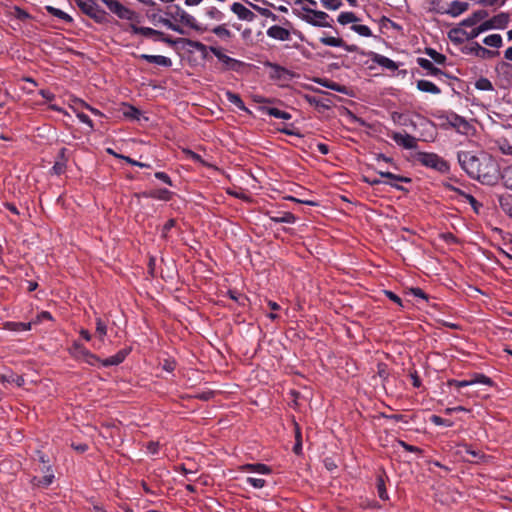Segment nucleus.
Wrapping results in <instances>:
<instances>
[{
  "label": "nucleus",
  "mask_w": 512,
  "mask_h": 512,
  "mask_svg": "<svg viewBox=\"0 0 512 512\" xmlns=\"http://www.w3.org/2000/svg\"><path fill=\"white\" fill-rule=\"evenodd\" d=\"M461 168L471 177L483 184L493 185L501 178L502 173L495 158L487 153L475 155L468 151L457 153Z\"/></svg>",
  "instance_id": "obj_1"
},
{
  "label": "nucleus",
  "mask_w": 512,
  "mask_h": 512,
  "mask_svg": "<svg viewBox=\"0 0 512 512\" xmlns=\"http://www.w3.org/2000/svg\"><path fill=\"white\" fill-rule=\"evenodd\" d=\"M414 159L422 166L433 169L442 174H446L450 170L449 163L436 153L416 152Z\"/></svg>",
  "instance_id": "obj_2"
},
{
  "label": "nucleus",
  "mask_w": 512,
  "mask_h": 512,
  "mask_svg": "<svg viewBox=\"0 0 512 512\" xmlns=\"http://www.w3.org/2000/svg\"><path fill=\"white\" fill-rule=\"evenodd\" d=\"M207 49H209L221 63V71L240 72L246 66V63L243 61L226 55L220 47L210 46L207 47Z\"/></svg>",
  "instance_id": "obj_3"
},
{
  "label": "nucleus",
  "mask_w": 512,
  "mask_h": 512,
  "mask_svg": "<svg viewBox=\"0 0 512 512\" xmlns=\"http://www.w3.org/2000/svg\"><path fill=\"white\" fill-rule=\"evenodd\" d=\"M303 13H297V16L303 21L317 27H331V24L327 21L329 15L324 11L314 10L308 6L301 8Z\"/></svg>",
  "instance_id": "obj_4"
},
{
  "label": "nucleus",
  "mask_w": 512,
  "mask_h": 512,
  "mask_svg": "<svg viewBox=\"0 0 512 512\" xmlns=\"http://www.w3.org/2000/svg\"><path fill=\"white\" fill-rule=\"evenodd\" d=\"M75 4L85 15L97 23L105 21L106 12L94 0H75Z\"/></svg>",
  "instance_id": "obj_5"
},
{
  "label": "nucleus",
  "mask_w": 512,
  "mask_h": 512,
  "mask_svg": "<svg viewBox=\"0 0 512 512\" xmlns=\"http://www.w3.org/2000/svg\"><path fill=\"white\" fill-rule=\"evenodd\" d=\"M166 15L174 20H179L182 24L198 32L204 31V28H202L197 23L196 19L192 15L188 14L186 11L181 9L179 6H175L174 11L166 12Z\"/></svg>",
  "instance_id": "obj_6"
},
{
  "label": "nucleus",
  "mask_w": 512,
  "mask_h": 512,
  "mask_svg": "<svg viewBox=\"0 0 512 512\" xmlns=\"http://www.w3.org/2000/svg\"><path fill=\"white\" fill-rule=\"evenodd\" d=\"M155 41H162L171 47H174L177 44L181 43V44L187 45L201 53H205L207 51V46L199 41L191 40L188 38L173 39L172 37L165 35L164 33H163V35H159V38L155 39Z\"/></svg>",
  "instance_id": "obj_7"
},
{
  "label": "nucleus",
  "mask_w": 512,
  "mask_h": 512,
  "mask_svg": "<svg viewBox=\"0 0 512 512\" xmlns=\"http://www.w3.org/2000/svg\"><path fill=\"white\" fill-rule=\"evenodd\" d=\"M103 3L112 13H114L120 19L134 20L135 18H137V14L133 10L124 6L117 0H103Z\"/></svg>",
  "instance_id": "obj_8"
},
{
  "label": "nucleus",
  "mask_w": 512,
  "mask_h": 512,
  "mask_svg": "<svg viewBox=\"0 0 512 512\" xmlns=\"http://www.w3.org/2000/svg\"><path fill=\"white\" fill-rule=\"evenodd\" d=\"M392 140L404 149H416L418 139L408 133L394 132L391 135Z\"/></svg>",
  "instance_id": "obj_9"
},
{
  "label": "nucleus",
  "mask_w": 512,
  "mask_h": 512,
  "mask_svg": "<svg viewBox=\"0 0 512 512\" xmlns=\"http://www.w3.org/2000/svg\"><path fill=\"white\" fill-rule=\"evenodd\" d=\"M509 22V15L507 13H500L492 18L483 22L486 30L490 29H503Z\"/></svg>",
  "instance_id": "obj_10"
},
{
  "label": "nucleus",
  "mask_w": 512,
  "mask_h": 512,
  "mask_svg": "<svg viewBox=\"0 0 512 512\" xmlns=\"http://www.w3.org/2000/svg\"><path fill=\"white\" fill-rule=\"evenodd\" d=\"M488 17V12L484 9H479L473 12L469 17L464 19L460 25L465 27H474L480 25Z\"/></svg>",
  "instance_id": "obj_11"
},
{
  "label": "nucleus",
  "mask_w": 512,
  "mask_h": 512,
  "mask_svg": "<svg viewBox=\"0 0 512 512\" xmlns=\"http://www.w3.org/2000/svg\"><path fill=\"white\" fill-rule=\"evenodd\" d=\"M378 174L381 177L387 178L390 181L385 182L389 184L391 187L396 188L398 190H403L402 186L398 185L397 182L410 183L411 179L406 176L396 175L391 172L379 171Z\"/></svg>",
  "instance_id": "obj_12"
},
{
  "label": "nucleus",
  "mask_w": 512,
  "mask_h": 512,
  "mask_svg": "<svg viewBox=\"0 0 512 512\" xmlns=\"http://www.w3.org/2000/svg\"><path fill=\"white\" fill-rule=\"evenodd\" d=\"M468 8L469 4L467 2L454 0L447 5V8L443 10V13L451 15L452 17H457L467 11Z\"/></svg>",
  "instance_id": "obj_13"
},
{
  "label": "nucleus",
  "mask_w": 512,
  "mask_h": 512,
  "mask_svg": "<svg viewBox=\"0 0 512 512\" xmlns=\"http://www.w3.org/2000/svg\"><path fill=\"white\" fill-rule=\"evenodd\" d=\"M469 53L474 54L475 56L482 58V59H489L493 58L498 54L497 51L489 50L483 46H481L477 42H472L471 45L468 48Z\"/></svg>",
  "instance_id": "obj_14"
},
{
  "label": "nucleus",
  "mask_w": 512,
  "mask_h": 512,
  "mask_svg": "<svg viewBox=\"0 0 512 512\" xmlns=\"http://www.w3.org/2000/svg\"><path fill=\"white\" fill-rule=\"evenodd\" d=\"M239 470L242 472H255L262 475H270L272 473L271 467L263 463H247L241 465Z\"/></svg>",
  "instance_id": "obj_15"
},
{
  "label": "nucleus",
  "mask_w": 512,
  "mask_h": 512,
  "mask_svg": "<svg viewBox=\"0 0 512 512\" xmlns=\"http://www.w3.org/2000/svg\"><path fill=\"white\" fill-rule=\"evenodd\" d=\"M231 11L237 15L240 20L252 22L255 19V14L246 8L241 3L235 2L231 6Z\"/></svg>",
  "instance_id": "obj_16"
},
{
  "label": "nucleus",
  "mask_w": 512,
  "mask_h": 512,
  "mask_svg": "<svg viewBox=\"0 0 512 512\" xmlns=\"http://www.w3.org/2000/svg\"><path fill=\"white\" fill-rule=\"evenodd\" d=\"M67 152L68 150L66 148L60 149L57 155V159L52 167V171L54 174L61 175L65 172L68 161Z\"/></svg>",
  "instance_id": "obj_17"
},
{
  "label": "nucleus",
  "mask_w": 512,
  "mask_h": 512,
  "mask_svg": "<svg viewBox=\"0 0 512 512\" xmlns=\"http://www.w3.org/2000/svg\"><path fill=\"white\" fill-rule=\"evenodd\" d=\"M444 118L449 126L456 128L458 130H460L461 128L466 130L469 127L468 121L464 117L454 112L447 114Z\"/></svg>",
  "instance_id": "obj_18"
},
{
  "label": "nucleus",
  "mask_w": 512,
  "mask_h": 512,
  "mask_svg": "<svg viewBox=\"0 0 512 512\" xmlns=\"http://www.w3.org/2000/svg\"><path fill=\"white\" fill-rule=\"evenodd\" d=\"M267 35L270 38L280 40V41H287L291 37V33L288 29L281 27L279 25H273L267 30Z\"/></svg>",
  "instance_id": "obj_19"
},
{
  "label": "nucleus",
  "mask_w": 512,
  "mask_h": 512,
  "mask_svg": "<svg viewBox=\"0 0 512 512\" xmlns=\"http://www.w3.org/2000/svg\"><path fill=\"white\" fill-rule=\"evenodd\" d=\"M417 64L427 70V74L428 75H431V76H440V75H443V76H447V74L442 71L441 69L437 68L436 66H434L433 62L426 59V58H423V57H418L417 60H416Z\"/></svg>",
  "instance_id": "obj_20"
},
{
  "label": "nucleus",
  "mask_w": 512,
  "mask_h": 512,
  "mask_svg": "<svg viewBox=\"0 0 512 512\" xmlns=\"http://www.w3.org/2000/svg\"><path fill=\"white\" fill-rule=\"evenodd\" d=\"M369 55L371 56V60L374 63L378 64L379 66H381L383 68H386V69L392 70V71L398 69V65L393 60L389 59L386 56L380 55L375 52H370Z\"/></svg>",
  "instance_id": "obj_21"
},
{
  "label": "nucleus",
  "mask_w": 512,
  "mask_h": 512,
  "mask_svg": "<svg viewBox=\"0 0 512 512\" xmlns=\"http://www.w3.org/2000/svg\"><path fill=\"white\" fill-rule=\"evenodd\" d=\"M173 193L165 188L153 189L150 191L142 192V196L145 198H152L157 200L169 201L172 198Z\"/></svg>",
  "instance_id": "obj_22"
},
{
  "label": "nucleus",
  "mask_w": 512,
  "mask_h": 512,
  "mask_svg": "<svg viewBox=\"0 0 512 512\" xmlns=\"http://www.w3.org/2000/svg\"><path fill=\"white\" fill-rule=\"evenodd\" d=\"M139 59H142L149 63H154L163 67H171L172 60L166 56L162 55H149V54H141L137 56Z\"/></svg>",
  "instance_id": "obj_23"
},
{
  "label": "nucleus",
  "mask_w": 512,
  "mask_h": 512,
  "mask_svg": "<svg viewBox=\"0 0 512 512\" xmlns=\"http://www.w3.org/2000/svg\"><path fill=\"white\" fill-rule=\"evenodd\" d=\"M129 29L133 34H141L145 37H154V40L158 39L159 35H163L162 31L150 27H140L135 24H130Z\"/></svg>",
  "instance_id": "obj_24"
},
{
  "label": "nucleus",
  "mask_w": 512,
  "mask_h": 512,
  "mask_svg": "<svg viewBox=\"0 0 512 512\" xmlns=\"http://www.w3.org/2000/svg\"><path fill=\"white\" fill-rule=\"evenodd\" d=\"M130 353V349H122L118 351L115 355L110 356L102 361V366H116L122 363L127 355Z\"/></svg>",
  "instance_id": "obj_25"
},
{
  "label": "nucleus",
  "mask_w": 512,
  "mask_h": 512,
  "mask_svg": "<svg viewBox=\"0 0 512 512\" xmlns=\"http://www.w3.org/2000/svg\"><path fill=\"white\" fill-rule=\"evenodd\" d=\"M386 478H387V476H386L385 471L380 472L376 478V488H377L378 496L381 500H384V501L389 499V495L386 490V481H385Z\"/></svg>",
  "instance_id": "obj_26"
},
{
  "label": "nucleus",
  "mask_w": 512,
  "mask_h": 512,
  "mask_svg": "<svg viewBox=\"0 0 512 512\" xmlns=\"http://www.w3.org/2000/svg\"><path fill=\"white\" fill-rule=\"evenodd\" d=\"M416 86L417 89L420 90L421 92L431 93L435 95L441 93V89L438 86H436L433 82L428 80H418Z\"/></svg>",
  "instance_id": "obj_27"
},
{
  "label": "nucleus",
  "mask_w": 512,
  "mask_h": 512,
  "mask_svg": "<svg viewBox=\"0 0 512 512\" xmlns=\"http://www.w3.org/2000/svg\"><path fill=\"white\" fill-rule=\"evenodd\" d=\"M32 327V322H13L8 321L4 323V329L9 331H15V332H21V331H28Z\"/></svg>",
  "instance_id": "obj_28"
},
{
  "label": "nucleus",
  "mask_w": 512,
  "mask_h": 512,
  "mask_svg": "<svg viewBox=\"0 0 512 512\" xmlns=\"http://www.w3.org/2000/svg\"><path fill=\"white\" fill-rule=\"evenodd\" d=\"M261 110L263 113L278 119L289 120L292 117L290 113L275 107H262Z\"/></svg>",
  "instance_id": "obj_29"
},
{
  "label": "nucleus",
  "mask_w": 512,
  "mask_h": 512,
  "mask_svg": "<svg viewBox=\"0 0 512 512\" xmlns=\"http://www.w3.org/2000/svg\"><path fill=\"white\" fill-rule=\"evenodd\" d=\"M122 114L128 119L136 121H139L140 117L142 116V112L138 108L129 104L123 105Z\"/></svg>",
  "instance_id": "obj_30"
},
{
  "label": "nucleus",
  "mask_w": 512,
  "mask_h": 512,
  "mask_svg": "<svg viewBox=\"0 0 512 512\" xmlns=\"http://www.w3.org/2000/svg\"><path fill=\"white\" fill-rule=\"evenodd\" d=\"M46 11L54 16V17H57L61 20H63L64 22L66 23H72L73 22V18L67 14L66 12L62 11L61 9H58V8H55L53 6H46Z\"/></svg>",
  "instance_id": "obj_31"
},
{
  "label": "nucleus",
  "mask_w": 512,
  "mask_h": 512,
  "mask_svg": "<svg viewBox=\"0 0 512 512\" xmlns=\"http://www.w3.org/2000/svg\"><path fill=\"white\" fill-rule=\"evenodd\" d=\"M271 221L275 223H288L293 224L296 222V217L291 212H281L279 215L270 216Z\"/></svg>",
  "instance_id": "obj_32"
},
{
  "label": "nucleus",
  "mask_w": 512,
  "mask_h": 512,
  "mask_svg": "<svg viewBox=\"0 0 512 512\" xmlns=\"http://www.w3.org/2000/svg\"><path fill=\"white\" fill-rule=\"evenodd\" d=\"M70 351V354L78 359V360H82L84 357H85V354L88 353V349H86L83 344L75 341L73 343V345L71 346V348L69 349Z\"/></svg>",
  "instance_id": "obj_33"
},
{
  "label": "nucleus",
  "mask_w": 512,
  "mask_h": 512,
  "mask_svg": "<svg viewBox=\"0 0 512 512\" xmlns=\"http://www.w3.org/2000/svg\"><path fill=\"white\" fill-rule=\"evenodd\" d=\"M425 54L428 55L433 60V62H435L438 65L446 64L447 57L433 48H426Z\"/></svg>",
  "instance_id": "obj_34"
},
{
  "label": "nucleus",
  "mask_w": 512,
  "mask_h": 512,
  "mask_svg": "<svg viewBox=\"0 0 512 512\" xmlns=\"http://www.w3.org/2000/svg\"><path fill=\"white\" fill-rule=\"evenodd\" d=\"M295 428V444L293 446V452L296 455H300L302 453V434L301 429L297 422L294 421Z\"/></svg>",
  "instance_id": "obj_35"
},
{
  "label": "nucleus",
  "mask_w": 512,
  "mask_h": 512,
  "mask_svg": "<svg viewBox=\"0 0 512 512\" xmlns=\"http://www.w3.org/2000/svg\"><path fill=\"white\" fill-rule=\"evenodd\" d=\"M316 82L326 88L331 89V90H334V91H337L340 93H346V87L343 85H340L336 82L329 81L327 79H317Z\"/></svg>",
  "instance_id": "obj_36"
},
{
  "label": "nucleus",
  "mask_w": 512,
  "mask_h": 512,
  "mask_svg": "<svg viewBox=\"0 0 512 512\" xmlns=\"http://www.w3.org/2000/svg\"><path fill=\"white\" fill-rule=\"evenodd\" d=\"M320 42L323 45L331 46V47H343V46H345V42H344V40L342 38H336V37H332V36L321 37L320 38Z\"/></svg>",
  "instance_id": "obj_37"
},
{
  "label": "nucleus",
  "mask_w": 512,
  "mask_h": 512,
  "mask_svg": "<svg viewBox=\"0 0 512 512\" xmlns=\"http://www.w3.org/2000/svg\"><path fill=\"white\" fill-rule=\"evenodd\" d=\"M358 20L359 19L357 18V16L353 12H341L338 15V18H337V21L341 25H347V24H350V23H355Z\"/></svg>",
  "instance_id": "obj_38"
},
{
  "label": "nucleus",
  "mask_w": 512,
  "mask_h": 512,
  "mask_svg": "<svg viewBox=\"0 0 512 512\" xmlns=\"http://www.w3.org/2000/svg\"><path fill=\"white\" fill-rule=\"evenodd\" d=\"M44 473H45V475L42 478L37 479L35 477L33 479L34 484L41 486V487H48L53 483V480H54L53 471L51 470V472H44Z\"/></svg>",
  "instance_id": "obj_39"
},
{
  "label": "nucleus",
  "mask_w": 512,
  "mask_h": 512,
  "mask_svg": "<svg viewBox=\"0 0 512 512\" xmlns=\"http://www.w3.org/2000/svg\"><path fill=\"white\" fill-rule=\"evenodd\" d=\"M462 447L464 448L466 454L470 455L472 459H467L469 462H478V460L483 459L485 455L480 450H474L471 446L467 444H463Z\"/></svg>",
  "instance_id": "obj_40"
},
{
  "label": "nucleus",
  "mask_w": 512,
  "mask_h": 512,
  "mask_svg": "<svg viewBox=\"0 0 512 512\" xmlns=\"http://www.w3.org/2000/svg\"><path fill=\"white\" fill-rule=\"evenodd\" d=\"M158 23H161L165 27L179 33L186 34V31L179 25L173 23L170 19L159 16Z\"/></svg>",
  "instance_id": "obj_41"
},
{
  "label": "nucleus",
  "mask_w": 512,
  "mask_h": 512,
  "mask_svg": "<svg viewBox=\"0 0 512 512\" xmlns=\"http://www.w3.org/2000/svg\"><path fill=\"white\" fill-rule=\"evenodd\" d=\"M483 43L490 47L499 48L502 46V37L499 34H491L484 38Z\"/></svg>",
  "instance_id": "obj_42"
},
{
  "label": "nucleus",
  "mask_w": 512,
  "mask_h": 512,
  "mask_svg": "<svg viewBox=\"0 0 512 512\" xmlns=\"http://www.w3.org/2000/svg\"><path fill=\"white\" fill-rule=\"evenodd\" d=\"M226 98L230 103L234 104L239 109L246 110L245 104L238 94L231 91H227Z\"/></svg>",
  "instance_id": "obj_43"
},
{
  "label": "nucleus",
  "mask_w": 512,
  "mask_h": 512,
  "mask_svg": "<svg viewBox=\"0 0 512 512\" xmlns=\"http://www.w3.org/2000/svg\"><path fill=\"white\" fill-rule=\"evenodd\" d=\"M465 30L462 28H453L449 32V38L455 43H462L465 41Z\"/></svg>",
  "instance_id": "obj_44"
},
{
  "label": "nucleus",
  "mask_w": 512,
  "mask_h": 512,
  "mask_svg": "<svg viewBox=\"0 0 512 512\" xmlns=\"http://www.w3.org/2000/svg\"><path fill=\"white\" fill-rule=\"evenodd\" d=\"M459 194L463 199H465L473 208L475 213H479L480 208L482 207V204L479 203L474 196L471 194L465 193L463 191H459Z\"/></svg>",
  "instance_id": "obj_45"
},
{
  "label": "nucleus",
  "mask_w": 512,
  "mask_h": 512,
  "mask_svg": "<svg viewBox=\"0 0 512 512\" xmlns=\"http://www.w3.org/2000/svg\"><path fill=\"white\" fill-rule=\"evenodd\" d=\"M0 382L15 383L18 387H21L24 384V378L20 375L15 374H11L9 376L0 375Z\"/></svg>",
  "instance_id": "obj_46"
},
{
  "label": "nucleus",
  "mask_w": 512,
  "mask_h": 512,
  "mask_svg": "<svg viewBox=\"0 0 512 512\" xmlns=\"http://www.w3.org/2000/svg\"><path fill=\"white\" fill-rule=\"evenodd\" d=\"M469 382H472V385L473 384H484V385H488V386L493 385V381L491 378L487 377L484 374H479V373L474 374L472 376V378L469 380Z\"/></svg>",
  "instance_id": "obj_47"
},
{
  "label": "nucleus",
  "mask_w": 512,
  "mask_h": 512,
  "mask_svg": "<svg viewBox=\"0 0 512 512\" xmlns=\"http://www.w3.org/2000/svg\"><path fill=\"white\" fill-rule=\"evenodd\" d=\"M501 179L503 180L505 187L512 190V165L503 170Z\"/></svg>",
  "instance_id": "obj_48"
},
{
  "label": "nucleus",
  "mask_w": 512,
  "mask_h": 512,
  "mask_svg": "<svg viewBox=\"0 0 512 512\" xmlns=\"http://www.w3.org/2000/svg\"><path fill=\"white\" fill-rule=\"evenodd\" d=\"M484 31H487V30L482 22L480 25L474 26L471 31H469V32L465 31V36H466L465 40H472Z\"/></svg>",
  "instance_id": "obj_49"
},
{
  "label": "nucleus",
  "mask_w": 512,
  "mask_h": 512,
  "mask_svg": "<svg viewBox=\"0 0 512 512\" xmlns=\"http://www.w3.org/2000/svg\"><path fill=\"white\" fill-rule=\"evenodd\" d=\"M475 87L478 90L482 91H490L493 90V85L491 81L487 78L481 77L475 82Z\"/></svg>",
  "instance_id": "obj_50"
},
{
  "label": "nucleus",
  "mask_w": 512,
  "mask_h": 512,
  "mask_svg": "<svg viewBox=\"0 0 512 512\" xmlns=\"http://www.w3.org/2000/svg\"><path fill=\"white\" fill-rule=\"evenodd\" d=\"M37 456L39 462L42 464L41 471L42 472H51V465L49 458L41 451H37Z\"/></svg>",
  "instance_id": "obj_51"
},
{
  "label": "nucleus",
  "mask_w": 512,
  "mask_h": 512,
  "mask_svg": "<svg viewBox=\"0 0 512 512\" xmlns=\"http://www.w3.org/2000/svg\"><path fill=\"white\" fill-rule=\"evenodd\" d=\"M351 29H352L354 32H356V33H358L359 35H361V36H364V37H370V36H372V31H371V29H370L368 26H366V25L353 24V25L351 26Z\"/></svg>",
  "instance_id": "obj_52"
},
{
  "label": "nucleus",
  "mask_w": 512,
  "mask_h": 512,
  "mask_svg": "<svg viewBox=\"0 0 512 512\" xmlns=\"http://www.w3.org/2000/svg\"><path fill=\"white\" fill-rule=\"evenodd\" d=\"M83 362L87 363L91 366H96L98 364L102 365V361L97 355L94 353L88 351V353L85 354V357L82 359Z\"/></svg>",
  "instance_id": "obj_53"
},
{
  "label": "nucleus",
  "mask_w": 512,
  "mask_h": 512,
  "mask_svg": "<svg viewBox=\"0 0 512 512\" xmlns=\"http://www.w3.org/2000/svg\"><path fill=\"white\" fill-rule=\"evenodd\" d=\"M246 482L256 489H261L267 484L265 479L256 477H247Z\"/></svg>",
  "instance_id": "obj_54"
},
{
  "label": "nucleus",
  "mask_w": 512,
  "mask_h": 512,
  "mask_svg": "<svg viewBox=\"0 0 512 512\" xmlns=\"http://www.w3.org/2000/svg\"><path fill=\"white\" fill-rule=\"evenodd\" d=\"M430 421L437 426H447L451 427L453 422L449 419H444L438 415H431Z\"/></svg>",
  "instance_id": "obj_55"
},
{
  "label": "nucleus",
  "mask_w": 512,
  "mask_h": 512,
  "mask_svg": "<svg viewBox=\"0 0 512 512\" xmlns=\"http://www.w3.org/2000/svg\"><path fill=\"white\" fill-rule=\"evenodd\" d=\"M96 333L99 335L101 341H103V338L107 334V326L101 318L96 319Z\"/></svg>",
  "instance_id": "obj_56"
},
{
  "label": "nucleus",
  "mask_w": 512,
  "mask_h": 512,
  "mask_svg": "<svg viewBox=\"0 0 512 512\" xmlns=\"http://www.w3.org/2000/svg\"><path fill=\"white\" fill-rule=\"evenodd\" d=\"M499 202H500V206H501L502 210L504 212H506L507 214H509L510 216H512V205H511L512 197H510V196L507 198L501 197Z\"/></svg>",
  "instance_id": "obj_57"
},
{
  "label": "nucleus",
  "mask_w": 512,
  "mask_h": 512,
  "mask_svg": "<svg viewBox=\"0 0 512 512\" xmlns=\"http://www.w3.org/2000/svg\"><path fill=\"white\" fill-rule=\"evenodd\" d=\"M323 6L328 10H337L342 6V0H320Z\"/></svg>",
  "instance_id": "obj_58"
},
{
  "label": "nucleus",
  "mask_w": 512,
  "mask_h": 512,
  "mask_svg": "<svg viewBox=\"0 0 512 512\" xmlns=\"http://www.w3.org/2000/svg\"><path fill=\"white\" fill-rule=\"evenodd\" d=\"M212 32L221 38H230L231 32L224 25H219L213 28Z\"/></svg>",
  "instance_id": "obj_59"
},
{
  "label": "nucleus",
  "mask_w": 512,
  "mask_h": 512,
  "mask_svg": "<svg viewBox=\"0 0 512 512\" xmlns=\"http://www.w3.org/2000/svg\"><path fill=\"white\" fill-rule=\"evenodd\" d=\"M206 15L208 17H210L211 19H215L218 21L222 20L224 17L223 13L220 10H218L216 7L208 8L206 11Z\"/></svg>",
  "instance_id": "obj_60"
},
{
  "label": "nucleus",
  "mask_w": 512,
  "mask_h": 512,
  "mask_svg": "<svg viewBox=\"0 0 512 512\" xmlns=\"http://www.w3.org/2000/svg\"><path fill=\"white\" fill-rule=\"evenodd\" d=\"M397 442L407 452L418 453V454H421L423 452L422 449H420L419 447L410 445L403 440H398Z\"/></svg>",
  "instance_id": "obj_61"
},
{
  "label": "nucleus",
  "mask_w": 512,
  "mask_h": 512,
  "mask_svg": "<svg viewBox=\"0 0 512 512\" xmlns=\"http://www.w3.org/2000/svg\"><path fill=\"white\" fill-rule=\"evenodd\" d=\"M249 5L251 7H253L255 10H257L262 16L264 17H272L274 20L276 19V15L270 11L269 9L267 8H262V7H259L251 2H249Z\"/></svg>",
  "instance_id": "obj_62"
},
{
  "label": "nucleus",
  "mask_w": 512,
  "mask_h": 512,
  "mask_svg": "<svg viewBox=\"0 0 512 512\" xmlns=\"http://www.w3.org/2000/svg\"><path fill=\"white\" fill-rule=\"evenodd\" d=\"M448 386H455L457 388L467 387L472 385V382H469V380H456V379H450L447 382Z\"/></svg>",
  "instance_id": "obj_63"
},
{
  "label": "nucleus",
  "mask_w": 512,
  "mask_h": 512,
  "mask_svg": "<svg viewBox=\"0 0 512 512\" xmlns=\"http://www.w3.org/2000/svg\"><path fill=\"white\" fill-rule=\"evenodd\" d=\"M499 149L503 154L512 156V145L507 140L499 142Z\"/></svg>",
  "instance_id": "obj_64"
}]
</instances>
